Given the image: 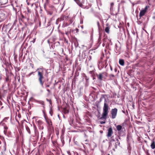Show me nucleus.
Segmentation results:
<instances>
[{"mask_svg":"<svg viewBox=\"0 0 155 155\" xmlns=\"http://www.w3.org/2000/svg\"><path fill=\"white\" fill-rule=\"evenodd\" d=\"M109 109L110 107L108 106V104L107 103L106 99L105 98V101L103 107V112L102 116L100 118V119H103L105 120L106 119L109 113Z\"/></svg>","mask_w":155,"mask_h":155,"instance_id":"1","label":"nucleus"},{"mask_svg":"<svg viewBox=\"0 0 155 155\" xmlns=\"http://www.w3.org/2000/svg\"><path fill=\"white\" fill-rule=\"evenodd\" d=\"M37 70L38 81L40 82V85L42 87H43L44 82L42 81V80L44 78L43 76L44 70L43 69L41 68H38Z\"/></svg>","mask_w":155,"mask_h":155,"instance_id":"2","label":"nucleus"},{"mask_svg":"<svg viewBox=\"0 0 155 155\" xmlns=\"http://www.w3.org/2000/svg\"><path fill=\"white\" fill-rule=\"evenodd\" d=\"M45 118L47 124L48 128L49 130L53 128L52 122L51 119L48 118L47 116H45Z\"/></svg>","mask_w":155,"mask_h":155,"instance_id":"3","label":"nucleus"},{"mask_svg":"<svg viewBox=\"0 0 155 155\" xmlns=\"http://www.w3.org/2000/svg\"><path fill=\"white\" fill-rule=\"evenodd\" d=\"M96 76L98 80L102 81L103 79L106 78L107 76V74L106 72H103L99 73V74H97Z\"/></svg>","mask_w":155,"mask_h":155,"instance_id":"4","label":"nucleus"},{"mask_svg":"<svg viewBox=\"0 0 155 155\" xmlns=\"http://www.w3.org/2000/svg\"><path fill=\"white\" fill-rule=\"evenodd\" d=\"M117 109L115 108L114 109H111V117L112 119H114L116 118V117L117 115Z\"/></svg>","mask_w":155,"mask_h":155,"instance_id":"5","label":"nucleus"},{"mask_svg":"<svg viewBox=\"0 0 155 155\" xmlns=\"http://www.w3.org/2000/svg\"><path fill=\"white\" fill-rule=\"evenodd\" d=\"M113 134V131L111 127H109L107 129V136L108 138H109L112 136Z\"/></svg>","mask_w":155,"mask_h":155,"instance_id":"6","label":"nucleus"},{"mask_svg":"<svg viewBox=\"0 0 155 155\" xmlns=\"http://www.w3.org/2000/svg\"><path fill=\"white\" fill-rule=\"evenodd\" d=\"M147 6H146L144 9L140 11L139 13V17L140 18L144 15L146 12H147Z\"/></svg>","mask_w":155,"mask_h":155,"instance_id":"7","label":"nucleus"},{"mask_svg":"<svg viewBox=\"0 0 155 155\" xmlns=\"http://www.w3.org/2000/svg\"><path fill=\"white\" fill-rule=\"evenodd\" d=\"M110 138L109 139V147H111L112 146L113 143L115 142V140L114 139V136H112L110 137Z\"/></svg>","mask_w":155,"mask_h":155,"instance_id":"8","label":"nucleus"},{"mask_svg":"<svg viewBox=\"0 0 155 155\" xmlns=\"http://www.w3.org/2000/svg\"><path fill=\"white\" fill-rule=\"evenodd\" d=\"M2 125L4 127V134L5 135H6L8 132V127L6 125L5 123H2Z\"/></svg>","mask_w":155,"mask_h":155,"instance_id":"9","label":"nucleus"},{"mask_svg":"<svg viewBox=\"0 0 155 155\" xmlns=\"http://www.w3.org/2000/svg\"><path fill=\"white\" fill-rule=\"evenodd\" d=\"M117 142H115L113 143L112 146L113 145L114 146V148L113 149V150L114 151H115V149L117 148V146L118 145H119L120 143V142L117 139H116Z\"/></svg>","mask_w":155,"mask_h":155,"instance_id":"10","label":"nucleus"},{"mask_svg":"<svg viewBox=\"0 0 155 155\" xmlns=\"http://www.w3.org/2000/svg\"><path fill=\"white\" fill-rule=\"evenodd\" d=\"M68 18V16H65L64 15H62L61 17L60 18V21H63L64 20H67Z\"/></svg>","mask_w":155,"mask_h":155,"instance_id":"11","label":"nucleus"},{"mask_svg":"<svg viewBox=\"0 0 155 155\" xmlns=\"http://www.w3.org/2000/svg\"><path fill=\"white\" fill-rule=\"evenodd\" d=\"M74 1L80 7H82L83 5L81 2L80 0H74Z\"/></svg>","mask_w":155,"mask_h":155,"instance_id":"12","label":"nucleus"},{"mask_svg":"<svg viewBox=\"0 0 155 155\" xmlns=\"http://www.w3.org/2000/svg\"><path fill=\"white\" fill-rule=\"evenodd\" d=\"M150 147L152 149L155 148V142L153 140L152 141V143L150 145Z\"/></svg>","mask_w":155,"mask_h":155,"instance_id":"13","label":"nucleus"},{"mask_svg":"<svg viewBox=\"0 0 155 155\" xmlns=\"http://www.w3.org/2000/svg\"><path fill=\"white\" fill-rule=\"evenodd\" d=\"M68 31H67L65 32V34L67 35V36H68L69 34L71 33V29L70 27H68Z\"/></svg>","mask_w":155,"mask_h":155,"instance_id":"14","label":"nucleus"},{"mask_svg":"<svg viewBox=\"0 0 155 155\" xmlns=\"http://www.w3.org/2000/svg\"><path fill=\"white\" fill-rule=\"evenodd\" d=\"M117 130L118 131L120 130L122 128V127L120 125H118L116 127Z\"/></svg>","mask_w":155,"mask_h":155,"instance_id":"15","label":"nucleus"},{"mask_svg":"<svg viewBox=\"0 0 155 155\" xmlns=\"http://www.w3.org/2000/svg\"><path fill=\"white\" fill-rule=\"evenodd\" d=\"M119 63L121 65H124V61L123 59H120L119 61Z\"/></svg>","mask_w":155,"mask_h":155,"instance_id":"16","label":"nucleus"},{"mask_svg":"<svg viewBox=\"0 0 155 155\" xmlns=\"http://www.w3.org/2000/svg\"><path fill=\"white\" fill-rule=\"evenodd\" d=\"M109 28L108 27H107L106 28L105 31L106 33L108 34L109 33Z\"/></svg>","mask_w":155,"mask_h":155,"instance_id":"17","label":"nucleus"},{"mask_svg":"<svg viewBox=\"0 0 155 155\" xmlns=\"http://www.w3.org/2000/svg\"><path fill=\"white\" fill-rule=\"evenodd\" d=\"M26 129L29 134H31L30 130L29 127L28 126H26Z\"/></svg>","mask_w":155,"mask_h":155,"instance_id":"18","label":"nucleus"},{"mask_svg":"<svg viewBox=\"0 0 155 155\" xmlns=\"http://www.w3.org/2000/svg\"><path fill=\"white\" fill-rule=\"evenodd\" d=\"M5 81L7 82H9L10 81L9 77L8 76H7L5 79Z\"/></svg>","mask_w":155,"mask_h":155,"instance_id":"19","label":"nucleus"},{"mask_svg":"<svg viewBox=\"0 0 155 155\" xmlns=\"http://www.w3.org/2000/svg\"><path fill=\"white\" fill-rule=\"evenodd\" d=\"M37 122L39 125H41L43 124L42 121L40 120H38Z\"/></svg>","mask_w":155,"mask_h":155,"instance_id":"20","label":"nucleus"},{"mask_svg":"<svg viewBox=\"0 0 155 155\" xmlns=\"http://www.w3.org/2000/svg\"><path fill=\"white\" fill-rule=\"evenodd\" d=\"M46 100L47 101H48L49 103L51 105H52V101H51V99H49L48 98H46Z\"/></svg>","mask_w":155,"mask_h":155,"instance_id":"21","label":"nucleus"},{"mask_svg":"<svg viewBox=\"0 0 155 155\" xmlns=\"http://www.w3.org/2000/svg\"><path fill=\"white\" fill-rule=\"evenodd\" d=\"M63 111L65 113H68L69 112V111L67 110L66 108L63 109Z\"/></svg>","mask_w":155,"mask_h":155,"instance_id":"22","label":"nucleus"},{"mask_svg":"<svg viewBox=\"0 0 155 155\" xmlns=\"http://www.w3.org/2000/svg\"><path fill=\"white\" fill-rule=\"evenodd\" d=\"M49 113L51 116H52V114H53V111L51 109L49 111Z\"/></svg>","mask_w":155,"mask_h":155,"instance_id":"23","label":"nucleus"},{"mask_svg":"<svg viewBox=\"0 0 155 155\" xmlns=\"http://www.w3.org/2000/svg\"><path fill=\"white\" fill-rule=\"evenodd\" d=\"M69 21H70V23H71L74 21V18H72L71 19H70Z\"/></svg>","mask_w":155,"mask_h":155,"instance_id":"24","label":"nucleus"},{"mask_svg":"<svg viewBox=\"0 0 155 155\" xmlns=\"http://www.w3.org/2000/svg\"><path fill=\"white\" fill-rule=\"evenodd\" d=\"M49 3V0H46V2L45 3V4L47 5H48Z\"/></svg>","mask_w":155,"mask_h":155,"instance_id":"25","label":"nucleus"},{"mask_svg":"<svg viewBox=\"0 0 155 155\" xmlns=\"http://www.w3.org/2000/svg\"><path fill=\"white\" fill-rule=\"evenodd\" d=\"M89 73L93 75L94 74V72L93 71H90L89 72Z\"/></svg>","mask_w":155,"mask_h":155,"instance_id":"26","label":"nucleus"},{"mask_svg":"<svg viewBox=\"0 0 155 155\" xmlns=\"http://www.w3.org/2000/svg\"><path fill=\"white\" fill-rule=\"evenodd\" d=\"M30 65L32 67V68H34V65L33 64H32V63H30Z\"/></svg>","mask_w":155,"mask_h":155,"instance_id":"27","label":"nucleus"},{"mask_svg":"<svg viewBox=\"0 0 155 155\" xmlns=\"http://www.w3.org/2000/svg\"><path fill=\"white\" fill-rule=\"evenodd\" d=\"M7 2H8V0H5V2L2 1V2L3 3V4H5Z\"/></svg>","mask_w":155,"mask_h":155,"instance_id":"28","label":"nucleus"},{"mask_svg":"<svg viewBox=\"0 0 155 155\" xmlns=\"http://www.w3.org/2000/svg\"><path fill=\"white\" fill-rule=\"evenodd\" d=\"M114 75L113 74H111L110 75V77H114Z\"/></svg>","mask_w":155,"mask_h":155,"instance_id":"29","label":"nucleus"},{"mask_svg":"<svg viewBox=\"0 0 155 155\" xmlns=\"http://www.w3.org/2000/svg\"><path fill=\"white\" fill-rule=\"evenodd\" d=\"M105 121H101L100 122V123L101 124H105Z\"/></svg>","mask_w":155,"mask_h":155,"instance_id":"30","label":"nucleus"},{"mask_svg":"<svg viewBox=\"0 0 155 155\" xmlns=\"http://www.w3.org/2000/svg\"><path fill=\"white\" fill-rule=\"evenodd\" d=\"M50 86V85L49 84H46V85H45V87H49Z\"/></svg>","mask_w":155,"mask_h":155,"instance_id":"31","label":"nucleus"},{"mask_svg":"<svg viewBox=\"0 0 155 155\" xmlns=\"http://www.w3.org/2000/svg\"><path fill=\"white\" fill-rule=\"evenodd\" d=\"M47 91H48V92L49 93H50V90L49 89H47Z\"/></svg>","mask_w":155,"mask_h":155,"instance_id":"32","label":"nucleus"},{"mask_svg":"<svg viewBox=\"0 0 155 155\" xmlns=\"http://www.w3.org/2000/svg\"><path fill=\"white\" fill-rule=\"evenodd\" d=\"M102 58H101V60L100 61H99V64H100V63H101V61L102 60Z\"/></svg>","mask_w":155,"mask_h":155,"instance_id":"33","label":"nucleus"},{"mask_svg":"<svg viewBox=\"0 0 155 155\" xmlns=\"http://www.w3.org/2000/svg\"><path fill=\"white\" fill-rule=\"evenodd\" d=\"M110 70L112 71L113 70V69L112 68V67L111 66H110Z\"/></svg>","mask_w":155,"mask_h":155,"instance_id":"34","label":"nucleus"},{"mask_svg":"<svg viewBox=\"0 0 155 155\" xmlns=\"http://www.w3.org/2000/svg\"><path fill=\"white\" fill-rule=\"evenodd\" d=\"M117 69L116 68H115L114 69L115 71L116 72H117Z\"/></svg>","mask_w":155,"mask_h":155,"instance_id":"35","label":"nucleus"},{"mask_svg":"<svg viewBox=\"0 0 155 155\" xmlns=\"http://www.w3.org/2000/svg\"><path fill=\"white\" fill-rule=\"evenodd\" d=\"M114 5V4L113 3H111V6H113Z\"/></svg>","mask_w":155,"mask_h":155,"instance_id":"36","label":"nucleus"},{"mask_svg":"<svg viewBox=\"0 0 155 155\" xmlns=\"http://www.w3.org/2000/svg\"><path fill=\"white\" fill-rule=\"evenodd\" d=\"M97 25H98V26H99V21H98V22H97Z\"/></svg>","mask_w":155,"mask_h":155,"instance_id":"37","label":"nucleus"},{"mask_svg":"<svg viewBox=\"0 0 155 155\" xmlns=\"http://www.w3.org/2000/svg\"><path fill=\"white\" fill-rule=\"evenodd\" d=\"M28 12H30V10H29L28 8Z\"/></svg>","mask_w":155,"mask_h":155,"instance_id":"38","label":"nucleus"},{"mask_svg":"<svg viewBox=\"0 0 155 155\" xmlns=\"http://www.w3.org/2000/svg\"><path fill=\"white\" fill-rule=\"evenodd\" d=\"M33 72H32V73H30L29 74V75H31V74H33Z\"/></svg>","mask_w":155,"mask_h":155,"instance_id":"39","label":"nucleus"},{"mask_svg":"<svg viewBox=\"0 0 155 155\" xmlns=\"http://www.w3.org/2000/svg\"><path fill=\"white\" fill-rule=\"evenodd\" d=\"M21 116V115L20 114H18V116L19 117H20Z\"/></svg>","mask_w":155,"mask_h":155,"instance_id":"40","label":"nucleus"},{"mask_svg":"<svg viewBox=\"0 0 155 155\" xmlns=\"http://www.w3.org/2000/svg\"><path fill=\"white\" fill-rule=\"evenodd\" d=\"M104 67V65L103 64V65H102V66H101V68H103Z\"/></svg>","mask_w":155,"mask_h":155,"instance_id":"41","label":"nucleus"},{"mask_svg":"<svg viewBox=\"0 0 155 155\" xmlns=\"http://www.w3.org/2000/svg\"><path fill=\"white\" fill-rule=\"evenodd\" d=\"M42 104L44 105V102H42Z\"/></svg>","mask_w":155,"mask_h":155,"instance_id":"42","label":"nucleus"},{"mask_svg":"<svg viewBox=\"0 0 155 155\" xmlns=\"http://www.w3.org/2000/svg\"><path fill=\"white\" fill-rule=\"evenodd\" d=\"M49 14L50 15H52V13H49Z\"/></svg>","mask_w":155,"mask_h":155,"instance_id":"43","label":"nucleus"},{"mask_svg":"<svg viewBox=\"0 0 155 155\" xmlns=\"http://www.w3.org/2000/svg\"><path fill=\"white\" fill-rule=\"evenodd\" d=\"M103 97L104 98V95H103Z\"/></svg>","mask_w":155,"mask_h":155,"instance_id":"44","label":"nucleus"},{"mask_svg":"<svg viewBox=\"0 0 155 155\" xmlns=\"http://www.w3.org/2000/svg\"><path fill=\"white\" fill-rule=\"evenodd\" d=\"M90 58H91V56H90Z\"/></svg>","mask_w":155,"mask_h":155,"instance_id":"45","label":"nucleus"},{"mask_svg":"<svg viewBox=\"0 0 155 155\" xmlns=\"http://www.w3.org/2000/svg\"><path fill=\"white\" fill-rule=\"evenodd\" d=\"M107 155H110L109 154H108Z\"/></svg>","mask_w":155,"mask_h":155,"instance_id":"46","label":"nucleus"}]
</instances>
